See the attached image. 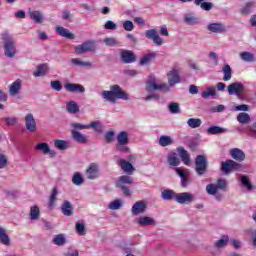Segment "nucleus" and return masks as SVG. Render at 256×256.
I'll return each mask as SVG.
<instances>
[{"label":"nucleus","instance_id":"17","mask_svg":"<svg viewBox=\"0 0 256 256\" xmlns=\"http://www.w3.org/2000/svg\"><path fill=\"white\" fill-rule=\"evenodd\" d=\"M25 125L27 131H30V133H35V131H37V122H35L33 114L30 113L25 116Z\"/></svg>","mask_w":256,"mask_h":256},{"label":"nucleus","instance_id":"31","mask_svg":"<svg viewBox=\"0 0 256 256\" xmlns=\"http://www.w3.org/2000/svg\"><path fill=\"white\" fill-rule=\"evenodd\" d=\"M167 161L168 165H170L171 167H179V165H181V160L175 152L168 154Z\"/></svg>","mask_w":256,"mask_h":256},{"label":"nucleus","instance_id":"34","mask_svg":"<svg viewBox=\"0 0 256 256\" xmlns=\"http://www.w3.org/2000/svg\"><path fill=\"white\" fill-rule=\"evenodd\" d=\"M56 33L60 35V37H65V39H73V33L69 32V29L63 28L61 26L56 27Z\"/></svg>","mask_w":256,"mask_h":256},{"label":"nucleus","instance_id":"23","mask_svg":"<svg viewBox=\"0 0 256 256\" xmlns=\"http://www.w3.org/2000/svg\"><path fill=\"white\" fill-rule=\"evenodd\" d=\"M137 223H138V225H140V227H149V226L157 225V222H155V219H153L149 216H144V217L138 218Z\"/></svg>","mask_w":256,"mask_h":256},{"label":"nucleus","instance_id":"29","mask_svg":"<svg viewBox=\"0 0 256 256\" xmlns=\"http://www.w3.org/2000/svg\"><path fill=\"white\" fill-rule=\"evenodd\" d=\"M71 135H72V139H74L76 143H81L82 145L87 143V136H85V134L77 130H72Z\"/></svg>","mask_w":256,"mask_h":256},{"label":"nucleus","instance_id":"37","mask_svg":"<svg viewBox=\"0 0 256 256\" xmlns=\"http://www.w3.org/2000/svg\"><path fill=\"white\" fill-rule=\"evenodd\" d=\"M237 121L242 125H247V123H251V116L246 112H241L237 115Z\"/></svg>","mask_w":256,"mask_h":256},{"label":"nucleus","instance_id":"52","mask_svg":"<svg viewBox=\"0 0 256 256\" xmlns=\"http://www.w3.org/2000/svg\"><path fill=\"white\" fill-rule=\"evenodd\" d=\"M255 5V2H247L243 8L240 9V13L242 15H249L251 13V9H253V6Z\"/></svg>","mask_w":256,"mask_h":256},{"label":"nucleus","instance_id":"49","mask_svg":"<svg viewBox=\"0 0 256 256\" xmlns=\"http://www.w3.org/2000/svg\"><path fill=\"white\" fill-rule=\"evenodd\" d=\"M41 213V210L37 205H34L30 209V219L32 221H37L39 219V214Z\"/></svg>","mask_w":256,"mask_h":256},{"label":"nucleus","instance_id":"54","mask_svg":"<svg viewBox=\"0 0 256 256\" xmlns=\"http://www.w3.org/2000/svg\"><path fill=\"white\" fill-rule=\"evenodd\" d=\"M219 189L217 188L216 184L210 183L206 186V193L208 195H217Z\"/></svg>","mask_w":256,"mask_h":256},{"label":"nucleus","instance_id":"59","mask_svg":"<svg viewBox=\"0 0 256 256\" xmlns=\"http://www.w3.org/2000/svg\"><path fill=\"white\" fill-rule=\"evenodd\" d=\"M4 121L9 127H13V125H17L19 123V119L17 117H6Z\"/></svg>","mask_w":256,"mask_h":256},{"label":"nucleus","instance_id":"58","mask_svg":"<svg viewBox=\"0 0 256 256\" xmlns=\"http://www.w3.org/2000/svg\"><path fill=\"white\" fill-rule=\"evenodd\" d=\"M216 187L218 188V190L220 191H225V189H227V180L220 178L217 180V184Z\"/></svg>","mask_w":256,"mask_h":256},{"label":"nucleus","instance_id":"45","mask_svg":"<svg viewBox=\"0 0 256 256\" xmlns=\"http://www.w3.org/2000/svg\"><path fill=\"white\" fill-rule=\"evenodd\" d=\"M48 66L47 64H40L37 66V71L33 73L34 77H43L46 75Z\"/></svg>","mask_w":256,"mask_h":256},{"label":"nucleus","instance_id":"47","mask_svg":"<svg viewBox=\"0 0 256 256\" xmlns=\"http://www.w3.org/2000/svg\"><path fill=\"white\" fill-rule=\"evenodd\" d=\"M85 179H83V175L79 172H76L72 177V183L77 187L83 185Z\"/></svg>","mask_w":256,"mask_h":256},{"label":"nucleus","instance_id":"9","mask_svg":"<svg viewBox=\"0 0 256 256\" xmlns=\"http://www.w3.org/2000/svg\"><path fill=\"white\" fill-rule=\"evenodd\" d=\"M36 151H42L43 155H49L50 159L57 156V152L49 147L47 142H40L35 146Z\"/></svg>","mask_w":256,"mask_h":256},{"label":"nucleus","instance_id":"8","mask_svg":"<svg viewBox=\"0 0 256 256\" xmlns=\"http://www.w3.org/2000/svg\"><path fill=\"white\" fill-rule=\"evenodd\" d=\"M195 201V197L190 192H182L176 194V203L180 205H189V203H193Z\"/></svg>","mask_w":256,"mask_h":256},{"label":"nucleus","instance_id":"16","mask_svg":"<svg viewBox=\"0 0 256 256\" xmlns=\"http://www.w3.org/2000/svg\"><path fill=\"white\" fill-rule=\"evenodd\" d=\"M207 30L210 31V33L221 34V33H225V31H227V27L225 26V24H223L221 22H216V23L208 24Z\"/></svg>","mask_w":256,"mask_h":256},{"label":"nucleus","instance_id":"38","mask_svg":"<svg viewBox=\"0 0 256 256\" xmlns=\"http://www.w3.org/2000/svg\"><path fill=\"white\" fill-rule=\"evenodd\" d=\"M66 111L72 115L79 113V105L75 101H70L66 104Z\"/></svg>","mask_w":256,"mask_h":256},{"label":"nucleus","instance_id":"2","mask_svg":"<svg viewBox=\"0 0 256 256\" xmlns=\"http://www.w3.org/2000/svg\"><path fill=\"white\" fill-rule=\"evenodd\" d=\"M103 99L110 101V103H115L117 99H122V101H129V94L121 89L119 85H113L110 87V91L102 92Z\"/></svg>","mask_w":256,"mask_h":256},{"label":"nucleus","instance_id":"26","mask_svg":"<svg viewBox=\"0 0 256 256\" xmlns=\"http://www.w3.org/2000/svg\"><path fill=\"white\" fill-rule=\"evenodd\" d=\"M230 155L232 159L235 161H239L240 163L245 159V152L239 148H233L230 150Z\"/></svg>","mask_w":256,"mask_h":256},{"label":"nucleus","instance_id":"19","mask_svg":"<svg viewBox=\"0 0 256 256\" xmlns=\"http://www.w3.org/2000/svg\"><path fill=\"white\" fill-rule=\"evenodd\" d=\"M131 211L134 215H141L147 211V204L144 201H138L133 204Z\"/></svg>","mask_w":256,"mask_h":256},{"label":"nucleus","instance_id":"27","mask_svg":"<svg viewBox=\"0 0 256 256\" xmlns=\"http://www.w3.org/2000/svg\"><path fill=\"white\" fill-rule=\"evenodd\" d=\"M161 198L164 201H173V199L177 200V192L171 190V189H165L161 193Z\"/></svg>","mask_w":256,"mask_h":256},{"label":"nucleus","instance_id":"48","mask_svg":"<svg viewBox=\"0 0 256 256\" xmlns=\"http://www.w3.org/2000/svg\"><path fill=\"white\" fill-rule=\"evenodd\" d=\"M203 122L199 118H189L187 121L188 127L191 129H198V127L202 124Z\"/></svg>","mask_w":256,"mask_h":256},{"label":"nucleus","instance_id":"41","mask_svg":"<svg viewBox=\"0 0 256 256\" xmlns=\"http://www.w3.org/2000/svg\"><path fill=\"white\" fill-rule=\"evenodd\" d=\"M184 23L186 25H199V18L193 16V14L184 15Z\"/></svg>","mask_w":256,"mask_h":256},{"label":"nucleus","instance_id":"5","mask_svg":"<svg viewBox=\"0 0 256 256\" xmlns=\"http://www.w3.org/2000/svg\"><path fill=\"white\" fill-rule=\"evenodd\" d=\"M97 49V45L95 44V40H87L82 44L75 47V53L78 55H83L85 53H89L91 51H95Z\"/></svg>","mask_w":256,"mask_h":256},{"label":"nucleus","instance_id":"55","mask_svg":"<svg viewBox=\"0 0 256 256\" xmlns=\"http://www.w3.org/2000/svg\"><path fill=\"white\" fill-rule=\"evenodd\" d=\"M57 193H59L57 188H53L49 199V207L51 208L55 207V201H57Z\"/></svg>","mask_w":256,"mask_h":256},{"label":"nucleus","instance_id":"32","mask_svg":"<svg viewBox=\"0 0 256 256\" xmlns=\"http://www.w3.org/2000/svg\"><path fill=\"white\" fill-rule=\"evenodd\" d=\"M19 91H21V79H17L9 87V93L12 97L18 95Z\"/></svg>","mask_w":256,"mask_h":256},{"label":"nucleus","instance_id":"10","mask_svg":"<svg viewBox=\"0 0 256 256\" xmlns=\"http://www.w3.org/2000/svg\"><path fill=\"white\" fill-rule=\"evenodd\" d=\"M145 36L147 39H151L154 44H156L158 47H161L163 45V38L159 37V32L157 29H150L145 31Z\"/></svg>","mask_w":256,"mask_h":256},{"label":"nucleus","instance_id":"56","mask_svg":"<svg viewBox=\"0 0 256 256\" xmlns=\"http://www.w3.org/2000/svg\"><path fill=\"white\" fill-rule=\"evenodd\" d=\"M240 57H241L242 61H246L248 63H251V61L255 60V56H253V54L251 52H242L240 54Z\"/></svg>","mask_w":256,"mask_h":256},{"label":"nucleus","instance_id":"61","mask_svg":"<svg viewBox=\"0 0 256 256\" xmlns=\"http://www.w3.org/2000/svg\"><path fill=\"white\" fill-rule=\"evenodd\" d=\"M116 151H119L120 153H129V146L127 144H116Z\"/></svg>","mask_w":256,"mask_h":256},{"label":"nucleus","instance_id":"44","mask_svg":"<svg viewBox=\"0 0 256 256\" xmlns=\"http://www.w3.org/2000/svg\"><path fill=\"white\" fill-rule=\"evenodd\" d=\"M66 242L67 240L65 239V234H58L52 240V243H54V245H57L58 247H63Z\"/></svg>","mask_w":256,"mask_h":256},{"label":"nucleus","instance_id":"24","mask_svg":"<svg viewBox=\"0 0 256 256\" xmlns=\"http://www.w3.org/2000/svg\"><path fill=\"white\" fill-rule=\"evenodd\" d=\"M61 213H63L65 217H71V215H73V204H71L69 200H64L62 203Z\"/></svg>","mask_w":256,"mask_h":256},{"label":"nucleus","instance_id":"53","mask_svg":"<svg viewBox=\"0 0 256 256\" xmlns=\"http://www.w3.org/2000/svg\"><path fill=\"white\" fill-rule=\"evenodd\" d=\"M123 207V203H121V200L116 199L109 203L108 209H111V211H117V209H121Z\"/></svg>","mask_w":256,"mask_h":256},{"label":"nucleus","instance_id":"28","mask_svg":"<svg viewBox=\"0 0 256 256\" xmlns=\"http://www.w3.org/2000/svg\"><path fill=\"white\" fill-rule=\"evenodd\" d=\"M0 243L6 245V247L11 245V238L9 237V234H7V229L3 226H0Z\"/></svg>","mask_w":256,"mask_h":256},{"label":"nucleus","instance_id":"15","mask_svg":"<svg viewBox=\"0 0 256 256\" xmlns=\"http://www.w3.org/2000/svg\"><path fill=\"white\" fill-rule=\"evenodd\" d=\"M122 63L129 64V63H135L137 61V56L133 51L130 50H123L120 54Z\"/></svg>","mask_w":256,"mask_h":256},{"label":"nucleus","instance_id":"22","mask_svg":"<svg viewBox=\"0 0 256 256\" xmlns=\"http://www.w3.org/2000/svg\"><path fill=\"white\" fill-rule=\"evenodd\" d=\"M206 131L208 135H224L229 133V129L221 126H210Z\"/></svg>","mask_w":256,"mask_h":256},{"label":"nucleus","instance_id":"18","mask_svg":"<svg viewBox=\"0 0 256 256\" xmlns=\"http://www.w3.org/2000/svg\"><path fill=\"white\" fill-rule=\"evenodd\" d=\"M118 165H119V167H121L122 171L124 173H127L128 175H131L135 171L133 164H131V162H128L127 160H125L123 158L118 160Z\"/></svg>","mask_w":256,"mask_h":256},{"label":"nucleus","instance_id":"50","mask_svg":"<svg viewBox=\"0 0 256 256\" xmlns=\"http://www.w3.org/2000/svg\"><path fill=\"white\" fill-rule=\"evenodd\" d=\"M88 129H94L97 133L103 131V124L100 121H93L90 124H87Z\"/></svg>","mask_w":256,"mask_h":256},{"label":"nucleus","instance_id":"63","mask_svg":"<svg viewBox=\"0 0 256 256\" xmlns=\"http://www.w3.org/2000/svg\"><path fill=\"white\" fill-rule=\"evenodd\" d=\"M199 5L203 11H211L213 9V3L211 2L202 1Z\"/></svg>","mask_w":256,"mask_h":256},{"label":"nucleus","instance_id":"13","mask_svg":"<svg viewBox=\"0 0 256 256\" xmlns=\"http://www.w3.org/2000/svg\"><path fill=\"white\" fill-rule=\"evenodd\" d=\"M175 172L180 177L181 187L183 188L189 187V183H191V179L189 178V172L179 167L175 168Z\"/></svg>","mask_w":256,"mask_h":256},{"label":"nucleus","instance_id":"40","mask_svg":"<svg viewBox=\"0 0 256 256\" xmlns=\"http://www.w3.org/2000/svg\"><path fill=\"white\" fill-rule=\"evenodd\" d=\"M29 16L35 23H43V14L41 12L37 10L29 11Z\"/></svg>","mask_w":256,"mask_h":256},{"label":"nucleus","instance_id":"12","mask_svg":"<svg viewBox=\"0 0 256 256\" xmlns=\"http://www.w3.org/2000/svg\"><path fill=\"white\" fill-rule=\"evenodd\" d=\"M99 175V165L97 163H91L86 170L87 179L94 181L95 179H99Z\"/></svg>","mask_w":256,"mask_h":256},{"label":"nucleus","instance_id":"60","mask_svg":"<svg viewBox=\"0 0 256 256\" xmlns=\"http://www.w3.org/2000/svg\"><path fill=\"white\" fill-rule=\"evenodd\" d=\"M104 137L106 143H113V141H115V131L106 132Z\"/></svg>","mask_w":256,"mask_h":256},{"label":"nucleus","instance_id":"6","mask_svg":"<svg viewBox=\"0 0 256 256\" xmlns=\"http://www.w3.org/2000/svg\"><path fill=\"white\" fill-rule=\"evenodd\" d=\"M195 171L197 175H205L207 171V157L205 155H198L195 159Z\"/></svg>","mask_w":256,"mask_h":256},{"label":"nucleus","instance_id":"1","mask_svg":"<svg viewBox=\"0 0 256 256\" xmlns=\"http://www.w3.org/2000/svg\"><path fill=\"white\" fill-rule=\"evenodd\" d=\"M1 39L3 41V49L5 57L13 59L17 55V43L15 38L8 31L2 33Z\"/></svg>","mask_w":256,"mask_h":256},{"label":"nucleus","instance_id":"57","mask_svg":"<svg viewBox=\"0 0 256 256\" xmlns=\"http://www.w3.org/2000/svg\"><path fill=\"white\" fill-rule=\"evenodd\" d=\"M122 27L124 31L131 32L133 29H135V24H133V21L131 20H125L122 24Z\"/></svg>","mask_w":256,"mask_h":256},{"label":"nucleus","instance_id":"35","mask_svg":"<svg viewBox=\"0 0 256 256\" xmlns=\"http://www.w3.org/2000/svg\"><path fill=\"white\" fill-rule=\"evenodd\" d=\"M223 73V81H231V77L233 75V70L231 69V66L229 64H224L222 68Z\"/></svg>","mask_w":256,"mask_h":256},{"label":"nucleus","instance_id":"64","mask_svg":"<svg viewBox=\"0 0 256 256\" xmlns=\"http://www.w3.org/2000/svg\"><path fill=\"white\" fill-rule=\"evenodd\" d=\"M104 28L108 29L109 31H115L117 29V24H115V22L108 20L105 24H104Z\"/></svg>","mask_w":256,"mask_h":256},{"label":"nucleus","instance_id":"62","mask_svg":"<svg viewBox=\"0 0 256 256\" xmlns=\"http://www.w3.org/2000/svg\"><path fill=\"white\" fill-rule=\"evenodd\" d=\"M76 232H77L78 235H80V236L85 235V233H86L85 224L77 222V223H76Z\"/></svg>","mask_w":256,"mask_h":256},{"label":"nucleus","instance_id":"3","mask_svg":"<svg viewBox=\"0 0 256 256\" xmlns=\"http://www.w3.org/2000/svg\"><path fill=\"white\" fill-rule=\"evenodd\" d=\"M133 183V177L129 175H123L118 178V181L116 182V187L123 191L125 197H131V189L129 187H131Z\"/></svg>","mask_w":256,"mask_h":256},{"label":"nucleus","instance_id":"33","mask_svg":"<svg viewBox=\"0 0 256 256\" xmlns=\"http://www.w3.org/2000/svg\"><path fill=\"white\" fill-rule=\"evenodd\" d=\"M54 147L58 151H67L69 149V142L67 140L56 139L54 140Z\"/></svg>","mask_w":256,"mask_h":256},{"label":"nucleus","instance_id":"46","mask_svg":"<svg viewBox=\"0 0 256 256\" xmlns=\"http://www.w3.org/2000/svg\"><path fill=\"white\" fill-rule=\"evenodd\" d=\"M72 65H75L76 67H93V64L91 62H84L81 61L79 58H72L71 60Z\"/></svg>","mask_w":256,"mask_h":256},{"label":"nucleus","instance_id":"21","mask_svg":"<svg viewBox=\"0 0 256 256\" xmlns=\"http://www.w3.org/2000/svg\"><path fill=\"white\" fill-rule=\"evenodd\" d=\"M155 59H157V52H149L140 59L139 65L141 67H145V65H149V63H153Z\"/></svg>","mask_w":256,"mask_h":256},{"label":"nucleus","instance_id":"51","mask_svg":"<svg viewBox=\"0 0 256 256\" xmlns=\"http://www.w3.org/2000/svg\"><path fill=\"white\" fill-rule=\"evenodd\" d=\"M168 111H170V113H172V115H177V114L181 113V108L179 107V103L171 102L168 105Z\"/></svg>","mask_w":256,"mask_h":256},{"label":"nucleus","instance_id":"11","mask_svg":"<svg viewBox=\"0 0 256 256\" xmlns=\"http://www.w3.org/2000/svg\"><path fill=\"white\" fill-rule=\"evenodd\" d=\"M229 95L241 96V93L245 91V86L241 82H234L227 87Z\"/></svg>","mask_w":256,"mask_h":256},{"label":"nucleus","instance_id":"4","mask_svg":"<svg viewBox=\"0 0 256 256\" xmlns=\"http://www.w3.org/2000/svg\"><path fill=\"white\" fill-rule=\"evenodd\" d=\"M146 91L148 93H153L154 91H169V86L167 84H157L155 74H151L146 81Z\"/></svg>","mask_w":256,"mask_h":256},{"label":"nucleus","instance_id":"20","mask_svg":"<svg viewBox=\"0 0 256 256\" xmlns=\"http://www.w3.org/2000/svg\"><path fill=\"white\" fill-rule=\"evenodd\" d=\"M64 88L66 91H69V93H85V87L81 84L66 83Z\"/></svg>","mask_w":256,"mask_h":256},{"label":"nucleus","instance_id":"43","mask_svg":"<svg viewBox=\"0 0 256 256\" xmlns=\"http://www.w3.org/2000/svg\"><path fill=\"white\" fill-rule=\"evenodd\" d=\"M169 145H173V139L170 136L162 135L159 138V146L160 147H169Z\"/></svg>","mask_w":256,"mask_h":256},{"label":"nucleus","instance_id":"42","mask_svg":"<svg viewBox=\"0 0 256 256\" xmlns=\"http://www.w3.org/2000/svg\"><path fill=\"white\" fill-rule=\"evenodd\" d=\"M217 92L214 86H209L202 92V99H209V97H215Z\"/></svg>","mask_w":256,"mask_h":256},{"label":"nucleus","instance_id":"30","mask_svg":"<svg viewBox=\"0 0 256 256\" xmlns=\"http://www.w3.org/2000/svg\"><path fill=\"white\" fill-rule=\"evenodd\" d=\"M239 181L241 182L242 187L247 189V191H253V184L251 183V178L247 175H240Z\"/></svg>","mask_w":256,"mask_h":256},{"label":"nucleus","instance_id":"7","mask_svg":"<svg viewBox=\"0 0 256 256\" xmlns=\"http://www.w3.org/2000/svg\"><path fill=\"white\" fill-rule=\"evenodd\" d=\"M233 169H241V164L231 159L221 163V171L224 175H229Z\"/></svg>","mask_w":256,"mask_h":256},{"label":"nucleus","instance_id":"39","mask_svg":"<svg viewBox=\"0 0 256 256\" xmlns=\"http://www.w3.org/2000/svg\"><path fill=\"white\" fill-rule=\"evenodd\" d=\"M117 141L120 145H129V134L125 131L120 132L117 135Z\"/></svg>","mask_w":256,"mask_h":256},{"label":"nucleus","instance_id":"25","mask_svg":"<svg viewBox=\"0 0 256 256\" xmlns=\"http://www.w3.org/2000/svg\"><path fill=\"white\" fill-rule=\"evenodd\" d=\"M177 152H178L180 159L184 163V165H189V163H191V158L189 157V152H187V150H185L184 147H182V146L178 147Z\"/></svg>","mask_w":256,"mask_h":256},{"label":"nucleus","instance_id":"14","mask_svg":"<svg viewBox=\"0 0 256 256\" xmlns=\"http://www.w3.org/2000/svg\"><path fill=\"white\" fill-rule=\"evenodd\" d=\"M169 87H175L177 83H181V76H179V70H171L167 73Z\"/></svg>","mask_w":256,"mask_h":256},{"label":"nucleus","instance_id":"36","mask_svg":"<svg viewBox=\"0 0 256 256\" xmlns=\"http://www.w3.org/2000/svg\"><path fill=\"white\" fill-rule=\"evenodd\" d=\"M229 244V237L227 235H223L219 240H217L214 244L216 249H224Z\"/></svg>","mask_w":256,"mask_h":256}]
</instances>
